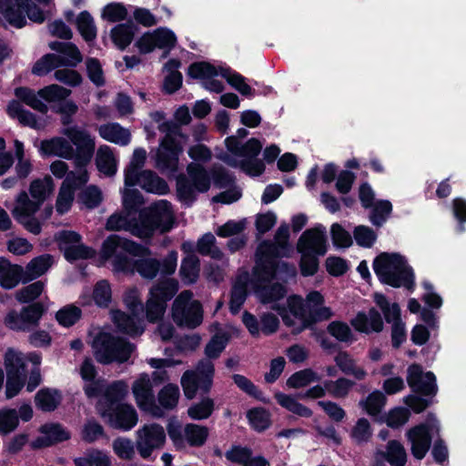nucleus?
I'll return each mask as SVG.
<instances>
[{"mask_svg": "<svg viewBox=\"0 0 466 466\" xmlns=\"http://www.w3.org/2000/svg\"><path fill=\"white\" fill-rule=\"evenodd\" d=\"M271 295L268 289H257L260 302L270 304L272 309L278 311L284 324L293 333H299L313 322L329 319L333 312L329 307L323 306L324 298L319 291H311L307 295L306 302L301 297L293 295L288 298L286 307H281L279 300L285 297L287 290L284 286H277Z\"/></svg>", "mask_w": 466, "mask_h": 466, "instance_id": "nucleus-1", "label": "nucleus"}, {"mask_svg": "<svg viewBox=\"0 0 466 466\" xmlns=\"http://www.w3.org/2000/svg\"><path fill=\"white\" fill-rule=\"evenodd\" d=\"M100 255L111 263L115 272H137L145 279H153L160 269L159 261L150 256L147 248L117 235L105 239Z\"/></svg>", "mask_w": 466, "mask_h": 466, "instance_id": "nucleus-2", "label": "nucleus"}, {"mask_svg": "<svg viewBox=\"0 0 466 466\" xmlns=\"http://www.w3.org/2000/svg\"><path fill=\"white\" fill-rule=\"evenodd\" d=\"M62 134L77 147L79 153L76 157V170L67 174L57 195L56 210L60 215L68 212L71 208L76 188L88 181L86 167L90 162L95 150V140L87 131L76 126H67L63 128Z\"/></svg>", "mask_w": 466, "mask_h": 466, "instance_id": "nucleus-3", "label": "nucleus"}, {"mask_svg": "<svg viewBox=\"0 0 466 466\" xmlns=\"http://www.w3.org/2000/svg\"><path fill=\"white\" fill-rule=\"evenodd\" d=\"M175 216L171 204L161 199L141 210L136 222L129 221L125 216H110L106 222V228L125 230L135 237L147 238L152 237L156 230H159L161 233L169 231L173 228Z\"/></svg>", "mask_w": 466, "mask_h": 466, "instance_id": "nucleus-4", "label": "nucleus"}, {"mask_svg": "<svg viewBox=\"0 0 466 466\" xmlns=\"http://www.w3.org/2000/svg\"><path fill=\"white\" fill-rule=\"evenodd\" d=\"M54 181L50 176L31 181L28 192L21 191L15 199L11 210L17 223L27 231L38 235L42 230V222L36 216L44 202L53 194Z\"/></svg>", "mask_w": 466, "mask_h": 466, "instance_id": "nucleus-5", "label": "nucleus"}, {"mask_svg": "<svg viewBox=\"0 0 466 466\" xmlns=\"http://www.w3.org/2000/svg\"><path fill=\"white\" fill-rule=\"evenodd\" d=\"M289 238V226L282 224L276 232L275 243H262L257 250V261L254 267L256 283L268 279H279L285 280L294 277L296 269L284 262L277 261V257L286 256Z\"/></svg>", "mask_w": 466, "mask_h": 466, "instance_id": "nucleus-6", "label": "nucleus"}, {"mask_svg": "<svg viewBox=\"0 0 466 466\" xmlns=\"http://www.w3.org/2000/svg\"><path fill=\"white\" fill-rule=\"evenodd\" d=\"M248 135V130L241 127L235 136L227 137L226 151L219 154L218 157L227 165L239 168L250 177H258L265 171L264 162L258 158L263 144L255 137L242 143L240 139Z\"/></svg>", "mask_w": 466, "mask_h": 466, "instance_id": "nucleus-7", "label": "nucleus"}, {"mask_svg": "<svg viewBox=\"0 0 466 466\" xmlns=\"http://www.w3.org/2000/svg\"><path fill=\"white\" fill-rule=\"evenodd\" d=\"M150 117L158 124L159 131L165 134L156 154V166L162 171L176 172L187 136L175 123L167 120L162 111L150 113Z\"/></svg>", "mask_w": 466, "mask_h": 466, "instance_id": "nucleus-8", "label": "nucleus"}, {"mask_svg": "<svg viewBox=\"0 0 466 466\" xmlns=\"http://www.w3.org/2000/svg\"><path fill=\"white\" fill-rule=\"evenodd\" d=\"M372 267L381 283L393 288L413 289V269L400 253L382 252L375 258Z\"/></svg>", "mask_w": 466, "mask_h": 466, "instance_id": "nucleus-9", "label": "nucleus"}, {"mask_svg": "<svg viewBox=\"0 0 466 466\" xmlns=\"http://www.w3.org/2000/svg\"><path fill=\"white\" fill-rule=\"evenodd\" d=\"M0 0V24L21 28L25 25L26 16L35 23H43L46 18V9L54 5V0Z\"/></svg>", "mask_w": 466, "mask_h": 466, "instance_id": "nucleus-10", "label": "nucleus"}, {"mask_svg": "<svg viewBox=\"0 0 466 466\" xmlns=\"http://www.w3.org/2000/svg\"><path fill=\"white\" fill-rule=\"evenodd\" d=\"M96 360L103 364L127 361L134 346L127 340L114 336L107 329H101L95 336L91 344Z\"/></svg>", "mask_w": 466, "mask_h": 466, "instance_id": "nucleus-11", "label": "nucleus"}, {"mask_svg": "<svg viewBox=\"0 0 466 466\" xmlns=\"http://www.w3.org/2000/svg\"><path fill=\"white\" fill-rule=\"evenodd\" d=\"M165 371H154L152 375L139 374L132 383V394L140 410L155 418H161L165 412L157 406L154 393V381L167 380Z\"/></svg>", "mask_w": 466, "mask_h": 466, "instance_id": "nucleus-12", "label": "nucleus"}, {"mask_svg": "<svg viewBox=\"0 0 466 466\" xmlns=\"http://www.w3.org/2000/svg\"><path fill=\"white\" fill-rule=\"evenodd\" d=\"M187 177L180 176L177 181V192L180 201L191 204L198 193L207 192L211 185L207 170L198 163H190L187 167Z\"/></svg>", "mask_w": 466, "mask_h": 466, "instance_id": "nucleus-13", "label": "nucleus"}, {"mask_svg": "<svg viewBox=\"0 0 466 466\" xmlns=\"http://www.w3.org/2000/svg\"><path fill=\"white\" fill-rule=\"evenodd\" d=\"M124 302L132 313V317L119 310H112L111 318L119 330L131 336L139 335L143 332L144 327L140 316L144 312L140 295L137 289H131L124 296Z\"/></svg>", "mask_w": 466, "mask_h": 466, "instance_id": "nucleus-14", "label": "nucleus"}, {"mask_svg": "<svg viewBox=\"0 0 466 466\" xmlns=\"http://www.w3.org/2000/svg\"><path fill=\"white\" fill-rule=\"evenodd\" d=\"M71 91L58 85H50L41 88L37 93L27 87L15 89V96L30 107L41 113H46L48 107L46 103L56 104L69 96Z\"/></svg>", "mask_w": 466, "mask_h": 466, "instance_id": "nucleus-15", "label": "nucleus"}, {"mask_svg": "<svg viewBox=\"0 0 466 466\" xmlns=\"http://www.w3.org/2000/svg\"><path fill=\"white\" fill-rule=\"evenodd\" d=\"M167 431L173 445L178 451L184 450L187 444L192 447L203 446L209 434L208 429L205 426L187 423L182 428L177 420H170Z\"/></svg>", "mask_w": 466, "mask_h": 466, "instance_id": "nucleus-16", "label": "nucleus"}, {"mask_svg": "<svg viewBox=\"0 0 466 466\" xmlns=\"http://www.w3.org/2000/svg\"><path fill=\"white\" fill-rule=\"evenodd\" d=\"M192 298V292L185 290L176 298L173 303L172 317L178 326L194 329L202 322L201 304Z\"/></svg>", "mask_w": 466, "mask_h": 466, "instance_id": "nucleus-17", "label": "nucleus"}, {"mask_svg": "<svg viewBox=\"0 0 466 466\" xmlns=\"http://www.w3.org/2000/svg\"><path fill=\"white\" fill-rule=\"evenodd\" d=\"M215 367L208 360H200L196 370H187L181 378L185 396L191 400L198 390L208 392L212 387Z\"/></svg>", "mask_w": 466, "mask_h": 466, "instance_id": "nucleus-18", "label": "nucleus"}, {"mask_svg": "<svg viewBox=\"0 0 466 466\" xmlns=\"http://www.w3.org/2000/svg\"><path fill=\"white\" fill-rule=\"evenodd\" d=\"M178 289V282L174 279L160 281L150 289L146 304V316L148 321L160 319L166 311V303Z\"/></svg>", "mask_w": 466, "mask_h": 466, "instance_id": "nucleus-19", "label": "nucleus"}, {"mask_svg": "<svg viewBox=\"0 0 466 466\" xmlns=\"http://www.w3.org/2000/svg\"><path fill=\"white\" fill-rule=\"evenodd\" d=\"M440 431V422L433 414H429L425 423L419 424L410 429L407 433V439L411 446L412 455L421 460L428 452L431 439Z\"/></svg>", "mask_w": 466, "mask_h": 466, "instance_id": "nucleus-20", "label": "nucleus"}, {"mask_svg": "<svg viewBox=\"0 0 466 466\" xmlns=\"http://www.w3.org/2000/svg\"><path fill=\"white\" fill-rule=\"evenodd\" d=\"M5 366L7 373L5 396L15 397L23 388L26 378L25 357L22 352L8 350L5 354Z\"/></svg>", "mask_w": 466, "mask_h": 466, "instance_id": "nucleus-21", "label": "nucleus"}, {"mask_svg": "<svg viewBox=\"0 0 466 466\" xmlns=\"http://www.w3.org/2000/svg\"><path fill=\"white\" fill-rule=\"evenodd\" d=\"M272 279L265 280V281H256L255 274H252V278L249 277V274L246 270L239 271L238 274L232 287L231 297L229 301V308L232 313H237L239 311L241 306L244 304L247 295H248V288L250 286L257 298L259 299L257 289H268L269 294L276 295V291L272 290L277 286H282L281 284H276L273 286H268L267 284L270 282Z\"/></svg>", "mask_w": 466, "mask_h": 466, "instance_id": "nucleus-22", "label": "nucleus"}, {"mask_svg": "<svg viewBox=\"0 0 466 466\" xmlns=\"http://www.w3.org/2000/svg\"><path fill=\"white\" fill-rule=\"evenodd\" d=\"M166 431L158 423H147L136 431V448L143 459H148L155 450L166 443Z\"/></svg>", "mask_w": 466, "mask_h": 466, "instance_id": "nucleus-23", "label": "nucleus"}, {"mask_svg": "<svg viewBox=\"0 0 466 466\" xmlns=\"http://www.w3.org/2000/svg\"><path fill=\"white\" fill-rule=\"evenodd\" d=\"M97 410L109 426L125 431L133 429L138 421L137 412L130 404H117L106 409L104 402L99 401Z\"/></svg>", "mask_w": 466, "mask_h": 466, "instance_id": "nucleus-24", "label": "nucleus"}, {"mask_svg": "<svg viewBox=\"0 0 466 466\" xmlns=\"http://www.w3.org/2000/svg\"><path fill=\"white\" fill-rule=\"evenodd\" d=\"M44 312L45 308L42 303H33L22 308L19 312L10 310L5 317L4 323L10 329L26 331L31 327L38 325Z\"/></svg>", "mask_w": 466, "mask_h": 466, "instance_id": "nucleus-25", "label": "nucleus"}, {"mask_svg": "<svg viewBox=\"0 0 466 466\" xmlns=\"http://www.w3.org/2000/svg\"><path fill=\"white\" fill-rule=\"evenodd\" d=\"M223 69H226L225 65L198 62L188 67V75L193 78L201 79L203 86L209 92L221 93L225 86L218 77H222Z\"/></svg>", "mask_w": 466, "mask_h": 466, "instance_id": "nucleus-26", "label": "nucleus"}, {"mask_svg": "<svg viewBox=\"0 0 466 466\" xmlns=\"http://www.w3.org/2000/svg\"><path fill=\"white\" fill-rule=\"evenodd\" d=\"M60 250L64 253L66 260L74 261L92 257L95 251L84 245L81 236L71 230H64L56 235Z\"/></svg>", "mask_w": 466, "mask_h": 466, "instance_id": "nucleus-27", "label": "nucleus"}, {"mask_svg": "<svg viewBox=\"0 0 466 466\" xmlns=\"http://www.w3.org/2000/svg\"><path fill=\"white\" fill-rule=\"evenodd\" d=\"M299 252L325 255L328 250L326 228L318 224L302 233L297 244Z\"/></svg>", "mask_w": 466, "mask_h": 466, "instance_id": "nucleus-28", "label": "nucleus"}, {"mask_svg": "<svg viewBox=\"0 0 466 466\" xmlns=\"http://www.w3.org/2000/svg\"><path fill=\"white\" fill-rule=\"evenodd\" d=\"M407 382L416 392L434 397L438 391L436 377L431 372H423L420 365L412 364L408 368Z\"/></svg>", "mask_w": 466, "mask_h": 466, "instance_id": "nucleus-29", "label": "nucleus"}, {"mask_svg": "<svg viewBox=\"0 0 466 466\" xmlns=\"http://www.w3.org/2000/svg\"><path fill=\"white\" fill-rule=\"evenodd\" d=\"M242 321L253 337H258L261 333L271 335L278 330L279 326L278 317L269 312L261 314L259 321L254 315L245 312L242 316Z\"/></svg>", "mask_w": 466, "mask_h": 466, "instance_id": "nucleus-30", "label": "nucleus"}, {"mask_svg": "<svg viewBox=\"0 0 466 466\" xmlns=\"http://www.w3.org/2000/svg\"><path fill=\"white\" fill-rule=\"evenodd\" d=\"M111 301V286L104 279L96 283L92 292L88 289H85L79 296V302L82 306H91L94 303L99 308H107Z\"/></svg>", "mask_w": 466, "mask_h": 466, "instance_id": "nucleus-31", "label": "nucleus"}, {"mask_svg": "<svg viewBox=\"0 0 466 466\" xmlns=\"http://www.w3.org/2000/svg\"><path fill=\"white\" fill-rule=\"evenodd\" d=\"M352 327L359 332L370 334L383 329V320L380 312L371 308L368 312H359L351 320Z\"/></svg>", "mask_w": 466, "mask_h": 466, "instance_id": "nucleus-32", "label": "nucleus"}, {"mask_svg": "<svg viewBox=\"0 0 466 466\" xmlns=\"http://www.w3.org/2000/svg\"><path fill=\"white\" fill-rule=\"evenodd\" d=\"M39 151L42 156H57L64 158H74L76 164V157L79 153L76 148V153L69 141L63 137H54L49 140L41 142Z\"/></svg>", "mask_w": 466, "mask_h": 466, "instance_id": "nucleus-33", "label": "nucleus"}, {"mask_svg": "<svg viewBox=\"0 0 466 466\" xmlns=\"http://www.w3.org/2000/svg\"><path fill=\"white\" fill-rule=\"evenodd\" d=\"M99 136L110 142L122 147L127 146L131 141V132L118 123H107L98 127Z\"/></svg>", "mask_w": 466, "mask_h": 466, "instance_id": "nucleus-34", "label": "nucleus"}, {"mask_svg": "<svg viewBox=\"0 0 466 466\" xmlns=\"http://www.w3.org/2000/svg\"><path fill=\"white\" fill-rule=\"evenodd\" d=\"M7 114L10 117L16 119L20 124L35 129H40L45 127V121L37 119L35 116L25 109L20 102L12 100L7 106Z\"/></svg>", "mask_w": 466, "mask_h": 466, "instance_id": "nucleus-35", "label": "nucleus"}, {"mask_svg": "<svg viewBox=\"0 0 466 466\" xmlns=\"http://www.w3.org/2000/svg\"><path fill=\"white\" fill-rule=\"evenodd\" d=\"M135 181L134 186L138 185L149 193L164 195L168 191L166 181L150 170H143Z\"/></svg>", "mask_w": 466, "mask_h": 466, "instance_id": "nucleus-36", "label": "nucleus"}, {"mask_svg": "<svg viewBox=\"0 0 466 466\" xmlns=\"http://www.w3.org/2000/svg\"><path fill=\"white\" fill-rule=\"evenodd\" d=\"M49 47L57 52L61 66H76L82 61L79 49L72 43L52 42Z\"/></svg>", "mask_w": 466, "mask_h": 466, "instance_id": "nucleus-37", "label": "nucleus"}, {"mask_svg": "<svg viewBox=\"0 0 466 466\" xmlns=\"http://www.w3.org/2000/svg\"><path fill=\"white\" fill-rule=\"evenodd\" d=\"M96 167L102 174L106 176H113L117 170V159L113 149L106 146L98 147L96 155Z\"/></svg>", "mask_w": 466, "mask_h": 466, "instance_id": "nucleus-38", "label": "nucleus"}, {"mask_svg": "<svg viewBox=\"0 0 466 466\" xmlns=\"http://www.w3.org/2000/svg\"><path fill=\"white\" fill-rule=\"evenodd\" d=\"M41 433L44 435L42 438L34 441L35 448L49 446L55 442L62 441L69 438V434L58 424H46L40 429Z\"/></svg>", "mask_w": 466, "mask_h": 466, "instance_id": "nucleus-39", "label": "nucleus"}, {"mask_svg": "<svg viewBox=\"0 0 466 466\" xmlns=\"http://www.w3.org/2000/svg\"><path fill=\"white\" fill-rule=\"evenodd\" d=\"M24 269L18 265H12L6 259L0 258V285L10 289L15 288L22 279Z\"/></svg>", "mask_w": 466, "mask_h": 466, "instance_id": "nucleus-40", "label": "nucleus"}, {"mask_svg": "<svg viewBox=\"0 0 466 466\" xmlns=\"http://www.w3.org/2000/svg\"><path fill=\"white\" fill-rule=\"evenodd\" d=\"M136 31L133 23L118 24L111 29L110 37L117 48L124 50L131 44Z\"/></svg>", "mask_w": 466, "mask_h": 466, "instance_id": "nucleus-41", "label": "nucleus"}, {"mask_svg": "<svg viewBox=\"0 0 466 466\" xmlns=\"http://www.w3.org/2000/svg\"><path fill=\"white\" fill-rule=\"evenodd\" d=\"M14 154L16 160L15 170L18 178L27 177L33 171L31 159L26 157L24 144L15 139L14 141Z\"/></svg>", "mask_w": 466, "mask_h": 466, "instance_id": "nucleus-42", "label": "nucleus"}, {"mask_svg": "<svg viewBox=\"0 0 466 466\" xmlns=\"http://www.w3.org/2000/svg\"><path fill=\"white\" fill-rule=\"evenodd\" d=\"M132 187H127L122 192V200L125 211L123 213H116L115 215H120L127 217L131 222H136L137 219L132 218V211L137 209L143 204V198L137 189L131 188Z\"/></svg>", "mask_w": 466, "mask_h": 466, "instance_id": "nucleus-43", "label": "nucleus"}, {"mask_svg": "<svg viewBox=\"0 0 466 466\" xmlns=\"http://www.w3.org/2000/svg\"><path fill=\"white\" fill-rule=\"evenodd\" d=\"M147 158V151L144 148H136L132 158L125 171V184L127 187H134L137 175L140 174V168L144 166Z\"/></svg>", "mask_w": 466, "mask_h": 466, "instance_id": "nucleus-44", "label": "nucleus"}, {"mask_svg": "<svg viewBox=\"0 0 466 466\" xmlns=\"http://www.w3.org/2000/svg\"><path fill=\"white\" fill-rule=\"evenodd\" d=\"M387 402L386 396L380 390H373L359 402V406L370 416L379 415Z\"/></svg>", "mask_w": 466, "mask_h": 466, "instance_id": "nucleus-45", "label": "nucleus"}, {"mask_svg": "<svg viewBox=\"0 0 466 466\" xmlns=\"http://www.w3.org/2000/svg\"><path fill=\"white\" fill-rule=\"evenodd\" d=\"M128 384L124 380H116L105 389V396L99 401L104 402L106 409L115 406V402L124 399L128 393Z\"/></svg>", "mask_w": 466, "mask_h": 466, "instance_id": "nucleus-46", "label": "nucleus"}, {"mask_svg": "<svg viewBox=\"0 0 466 466\" xmlns=\"http://www.w3.org/2000/svg\"><path fill=\"white\" fill-rule=\"evenodd\" d=\"M221 72L222 78L226 79L227 82L242 96L247 97H253L255 96V90L246 82V78L240 74L231 70L228 66Z\"/></svg>", "mask_w": 466, "mask_h": 466, "instance_id": "nucleus-47", "label": "nucleus"}, {"mask_svg": "<svg viewBox=\"0 0 466 466\" xmlns=\"http://www.w3.org/2000/svg\"><path fill=\"white\" fill-rule=\"evenodd\" d=\"M374 301L382 311L384 319L388 323L393 324L401 321L400 309L396 302L389 301L387 298L380 293L374 294Z\"/></svg>", "mask_w": 466, "mask_h": 466, "instance_id": "nucleus-48", "label": "nucleus"}, {"mask_svg": "<svg viewBox=\"0 0 466 466\" xmlns=\"http://www.w3.org/2000/svg\"><path fill=\"white\" fill-rule=\"evenodd\" d=\"M338 367L346 374L353 376L356 380H364L367 376L366 370L356 364L355 360L346 352H339L335 357Z\"/></svg>", "mask_w": 466, "mask_h": 466, "instance_id": "nucleus-49", "label": "nucleus"}, {"mask_svg": "<svg viewBox=\"0 0 466 466\" xmlns=\"http://www.w3.org/2000/svg\"><path fill=\"white\" fill-rule=\"evenodd\" d=\"M61 400V393L55 389H42L35 395L36 406L45 411L54 410Z\"/></svg>", "mask_w": 466, "mask_h": 466, "instance_id": "nucleus-50", "label": "nucleus"}, {"mask_svg": "<svg viewBox=\"0 0 466 466\" xmlns=\"http://www.w3.org/2000/svg\"><path fill=\"white\" fill-rule=\"evenodd\" d=\"M179 389L175 384H167L164 386L157 394V406L162 411L170 410L177 407L179 400Z\"/></svg>", "mask_w": 466, "mask_h": 466, "instance_id": "nucleus-51", "label": "nucleus"}, {"mask_svg": "<svg viewBox=\"0 0 466 466\" xmlns=\"http://www.w3.org/2000/svg\"><path fill=\"white\" fill-rule=\"evenodd\" d=\"M80 375L84 380L91 382L85 387V392L88 397H94L102 390L101 384L98 381H94L96 369L91 360L86 359L83 361L80 367Z\"/></svg>", "mask_w": 466, "mask_h": 466, "instance_id": "nucleus-52", "label": "nucleus"}, {"mask_svg": "<svg viewBox=\"0 0 466 466\" xmlns=\"http://www.w3.org/2000/svg\"><path fill=\"white\" fill-rule=\"evenodd\" d=\"M180 277L185 284H193L199 275V260L195 255L189 254L181 263Z\"/></svg>", "mask_w": 466, "mask_h": 466, "instance_id": "nucleus-53", "label": "nucleus"}, {"mask_svg": "<svg viewBox=\"0 0 466 466\" xmlns=\"http://www.w3.org/2000/svg\"><path fill=\"white\" fill-rule=\"evenodd\" d=\"M53 264V257L45 254L32 259L26 266V274L30 279L45 274Z\"/></svg>", "mask_w": 466, "mask_h": 466, "instance_id": "nucleus-54", "label": "nucleus"}, {"mask_svg": "<svg viewBox=\"0 0 466 466\" xmlns=\"http://www.w3.org/2000/svg\"><path fill=\"white\" fill-rule=\"evenodd\" d=\"M77 29L82 37L89 42L96 37V26L91 15L86 12H81L76 18Z\"/></svg>", "mask_w": 466, "mask_h": 466, "instance_id": "nucleus-55", "label": "nucleus"}, {"mask_svg": "<svg viewBox=\"0 0 466 466\" xmlns=\"http://www.w3.org/2000/svg\"><path fill=\"white\" fill-rule=\"evenodd\" d=\"M275 398L278 403L289 411L301 417L311 416V410L298 402L294 397L279 392L275 394Z\"/></svg>", "mask_w": 466, "mask_h": 466, "instance_id": "nucleus-56", "label": "nucleus"}, {"mask_svg": "<svg viewBox=\"0 0 466 466\" xmlns=\"http://www.w3.org/2000/svg\"><path fill=\"white\" fill-rule=\"evenodd\" d=\"M378 455L384 457L390 465L406 463L407 453L404 447L397 441H390L387 445L385 452H379Z\"/></svg>", "mask_w": 466, "mask_h": 466, "instance_id": "nucleus-57", "label": "nucleus"}, {"mask_svg": "<svg viewBox=\"0 0 466 466\" xmlns=\"http://www.w3.org/2000/svg\"><path fill=\"white\" fill-rule=\"evenodd\" d=\"M81 315L82 311L78 307L69 304L61 308L56 313V319L61 326L68 328L76 323Z\"/></svg>", "mask_w": 466, "mask_h": 466, "instance_id": "nucleus-58", "label": "nucleus"}, {"mask_svg": "<svg viewBox=\"0 0 466 466\" xmlns=\"http://www.w3.org/2000/svg\"><path fill=\"white\" fill-rule=\"evenodd\" d=\"M128 11L121 3H109L101 11V18L110 23H116L127 18Z\"/></svg>", "mask_w": 466, "mask_h": 466, "instance_id": "nucleus-59", "label": "nucleus"}, {"mask_svg": "<svg viewBox=\"0 0 466 466\" xmlns=\"http://www.w3.org/2000/svg\"><path fill=\"white\" fill-rule=\"evenodd\" d=\"M214 405L212 399L205 398L198 403L191 405L187 410V414L192 420H206L212 414Z\"/></svg>", "mask_w": 466, "mask_h": 466, "instance_id": "nucleus-60", "label": "nucleus"}, {"mask_svg": "<svg viewBox=\"0 0 466 466\" xmlns=\"http://www.w3.org/2000/svg\"><path fill=\"white\" fill-rule=\"evenodd\" d=\"M112 449L116 455L122 460L130 461L135 456L136 442L126 437H119L114 440Z\"/></svg>", "mask_w": 466, "mask_h": 466, "instance_id": "nucleus-61", "label": "nucleus"}, {"mask_svg": "<svg viewBox=\"0 0 466 466\" xmlns=\"http://www.w3.org/2000/svg\"><path fill=\"white\" fill-rule=\"evenodd\" d=\"M25 365L27 362H31L33 367L30 370L28 381L26 383V390L28 391H33L41 382V374L39 370V365L41 363V356L37 353H29L25 355Z\"/></svg>", "mask_w": 466, "mask_h": 466, "instance_id": "nucleus-62", "label": "nucleus"}, {"mask_svg": "<svg viewBox=\"0 0 466 466\" xmlns=\"http://www.w3.org/2000/svg\"><path fill=\"white\" fill-rule=\"evenodd\" d=\"M228 335L225 331L219 330L216 333L207 344L205 353L209 359L218 358L226 348L228 341Z\"/></svg>", "mask_w": 466, "mask_h": 466, "instance_id": "nucleus-63", "label": "nucleus"}, {"mask_svg": "<svg viewBox=\"0 0 466 466\" xmlns=\"http://www.w3.org/2000/svg\"><path fill=\"white\" fill-rule=\"evenodd\" d=\"M392 210V205L388 200L377 201L370 216V222L377 227H380L388 219Z\"/></svg>", "mask_w": 466, "mask_h": 466, "instance_id": "nucleus-64", "label": "nucleus"}]
</instances>
